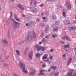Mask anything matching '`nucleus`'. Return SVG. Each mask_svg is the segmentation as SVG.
Here are the masks:
<instances>
[{
  "mask_svg": "<svg viewBox=\"0 0 76 76\" xmlns=\"http://www.w3.org/2000/svg\"><path fill=\"white\" fill-rule=\"evenodd\" d=\"M20 64L19 65V66L21 69H22L23 70V72L25 73L26 74H27L28 73V71L25 69V65L24 64L22 63V62L20 61Z\"/></svg>",
  "mask_w": 76,
  "mask_h": 76,
  "instance_id": "obj_1",
  "label": "nucleus"
},
{
  "mask_svg": "<svg viewBox=\"0 0 76 76\" xmlns=\"http://www.w3.org/2000/svg\"><path fill=\"white\" fill-rule=\"evenodd\" d=\"M33 37L34 38H35L36 37V35H35V34L34 32L32 34V36L31 35H30L28 36L27 38V40L28 41V40H31L33 38Z\"/></svg>",
  "mask_w": 76,
  "mask_h": 76,
  "instance_id": "obj_2",
  "label": "nucleus"
},
{
  "mask_svg": "<svg viewBox=\"0 0 76 76\" xmlns=\"http://www.w3.org/2000/svg\"><path fill=\"white\" fill-rule=\"evenodd\" d=\"M41 50L42 51H44L45 50V47L40 46L39 48L38 49V51H40Z\"/></svg>",
  "mask_w": 76,
  "mask_h": 76,
  "instance_id": "obj_3",
  "label": "nucleus"
},
{
  "mask_svg": "<svg viewBox=\"0 0 76 76\" xmlns=\"http://www.w3.org/2000/svg\"><path fill=\"white\" fill-rule=\"evenodd\" d=\"M36 72L35 70H34L32 71H30V76H33L35 75V73Z\"/></svg>",
  "mask_w": 76,
  "mask_h": 76,
  "instance_id": "obj_4",
  "label": "nucleus"
},
{
  "mask_svg": "<svg viewBox=\"0 0 76 76\" xmlns=\"http://www.w3.org/2000/svg\"><path fill=\"white\" fill-rule=\"evenodd\" d=\"M64 24H65V25H67L68 24H70V22L69 20H65L64 21Z\"/></svg>",
  "mask_w": 76,
  "mask_h": 76,
  "instance_id": "obj_5",
  "label": "nucleus"
},
{
  "mask_svg": "<svg viewBox=\"0 0 76 76\" xmlns=\"http://www.w3.org/2000/svg\"><path fill=\"white\" fill-rule=\"evenodd\" d=\"M46 72H45V70L42 69L40 71L39 75H43L45 74V73Z\"/></svg>",
  "mask_w": 76,
  "mask_h": 76,
  "instance_id": "obj_6",
  "label": "nucleus"
},
{
  "mask_svg": "<svg viewBox=\"0 0 76 76\" xmlns=\"http://www.w3.org/2000/svg\"><path fill=\"white\" fill-rule=\"evenodd\" d=\"M32 53H33V51H31V52H30L28 56L30 58H31V59L32 57Z\"/></svg>",
  "mask_w": 76,
  "mask_h": 76,
  "instance_id": "obj_7",
  "label": "nucleus"
},
{
  "mask_svg": "<svg viewBox=\"0 0 76 76\" xmlns=\"http://www.w3.org/2000/svg\"><path fill=\"white\" fill-rule=\"evenodd\" d=\"M48 29H49V26H47L46 27V28L45 30V33H47L48 32V31L49 30Z\"/></svg>",
  "mask_w": 76,
  "mask_h": 76,
  "instance_id": "obj_8",
  "label": "nucleus"
},
{
  "mask_svg": "<svg viewBox=\"0 0 76 76\" xmlns=\"http://www.w3.org/2000/svg\"><path fill=\"white\" fill-rule=\"evenodd\" d=\"M73 70H71V73H70L69 74H68V75L67 76H76L75 75H74L73 76H72V72H73Z\"/></svg>",
  "mask_w": 76,
  "mask_h": 76,
  "instance_id": "obj_9",
  "label": "nucleus"
},
{
  "mask_svg": "<svg viewBox=\"0 0 76 76\" xmlns=\"http://www.w3.org/2000/svg\"><path fill=\"white\" fill-rule=\"evenodd\" d=\"M18 7L20 9H21V10H23L24 9V8L22 7V6L21 5L19 4L18 5Z\"/></svg>",
  "mask_w": 76,
  "mask_h": 76,
  "instance_id": "obj_10",
  "label": "nucleus"
},
{
  "mask_svg": "<svg viewBox=\"0 0 76 76\" xmlns=\"http://www.w3.org/2000/svg\"><path fill=\"white\" fill-rule=\"evenodd\" d=\"M36 9L34 7H31V10L32 11V12H34L35 10Z\"/></svg>",
  "mask_w": 76,
  "mask_h": 76,
  "instance_id": "obj_11",
  "label": "nucleus"
},
{
  "mask_svg": "<svg viewBox=\"0 0 76 76\" xmlns=\"http://www.w3.org/2000/svg\"><path fill=\"white\" fill-rule=\"evenodd\" d=\"M52 18L53 19H57V17L55 15H52Z\"/></svg>",
  "mask_w": 76,
  "mask_h": 76,
  "instance_id": "obj_12",
  "label": "nucleus"
},
{
  "mask_svg": "<svg viewBox=\"0 0 76 76\" xmlns=\"http://www.w3.org/2000/svg\"><path fill=\"white\" fill-rule=\"evenodd\" d=\"M47 56H48V55H47V54H45L44 55V56H43V59H45V58H47Z\"/></svg>",
  "mask_w": 76,
  "mask_h": 76,
  "instance_id": "obj_13",
  "label": "nucleus"
},
{
  "mask_svg": "<svg viewBox=\"0 0 76 76\" xmlns=\"http://www.w3.org/2000/svg\"><path fill=\"white\" fill-rule=\"evenodd\" d=\"M15 19H16V20H17V21L19 22V18H17V16H16V15H15Z\"/></svg>",
  "mask_w": 76,
  "mask_h": 76,
  "instance_id": "obj_14",
  "label": "nucleus"
},
{
  "mask_svg": "<svg viewBox=\"0 0 76 76\" xmlns=\"http://www.w3.org/2000/svg\"><path fill=\"white\" fill-rule=\"evenodd\" d=\"M30 24H32V25H34L35 24V23L34 22H32V21H30L29 22Z\"/></svg>",
  "mask_w": 76,
  "mask_h": 76,
  "instance_id": "obj_15",
  "label": "nucleus"
},
{
  "mask_svg": "<svg viewBox=\"0 0 76 76\" xmlns=\"http://www.w3.org/2000/svg\"><path fill=\"white\" fill-rule=\"evenodd\" d=\"M58 74H59V72H56L54 74L55 76H58Z\"/></svg>",
  "mask_w": 76,
  "mask_h": 76,
  "instance_id": "obj_16",
  "label": "nucleus"
},
{
  "mask_svg": "<svg viewBox=\"0 0 76 76\" xmlns=\"http://www.w3.org/2000/svg\"><path fill=\"white\" fill-rule=\"evenodd\" d=\"M42 42H47V40H46L44 38L42 39Z\"/></svg>",
  "mask_w": 76,
  "mask_h": 76,
  "instance_id": "obj_17",
  "label": "nucleus"
},
{
  "mask_svg": "<svg viewBox=\"0 0 76 76\" xmlns=\"http://www.w3.org/2000/svg\"><path fill=\"white\" fill-rule=\"evenodd\" d=\"M40 46L38 45H35V47H36V48H37V51H38V49L39 48V47H40Z\"/></svg>",
  "mask_w": 76,
  "mask_h": 76,
  "instance_id": "obj_18",
  "label": "nucleus"
},
{
  "mask_svg": "<svg viewBox=\"0 0 76 76\" xmlns=\"http://www.w3.org/2000/svg\"><path fill=\"white\" fill-rule=\"evenodd\" d=\"M66 39L67 40H68V41H70V38H69V37L67 36L66 37Z\"/></svg>",
  "mask_w": 76,
  "mask_h": 76,
  "instance_id": "obj_19",
  "label": "nucleus"
},
{
  "mask_svg": "<svg viewBox=\"0 0 76 76\" xmlns=\"http://www.w3.org/2000/svg\"><path fill=\"white\" fill-rule=\"evenodd\" d=\"M55 23L56 25H59V24H60V21L59 20L56 21Z\"/></svg>",
  "mask_w": 76,
  "mask_h": 76,
  "instance_id": "obj_20",
  "label": "nucleus"
},
{
  "mask_svg": "<svg viewBox=\"0 0 76 76\" xmlns=\"http://www.w3.org/2000/svg\"><path fill=\"white\" fill-rule=\"evenodd\" d=\"M3 42L6 44H8V42H7V41L4 40L3 41Z\"/></svg>",
  "mask_w": 76,
  "mask_h": 76,
  "instance_id": "obj_21",
  "label": "nucleus"
},
{
  "mask_svg": "<svg viewBox=\"0 0 76 76\" xmlns=\"http://www.w3.org/2000/svg\"><path fill=\"white\" fill-rule=\"evenodd\" d=\"M16 51L17 53V55H19L20 54V52H19V50H16Z\"/></svg>",
  "mask_w": 76,
  "mask_h": 76,
  "instance_id": "obj_22",
  "label": "nucleus"
},
{
  "mask_svg": "<svg viewBox=\"0 0 76 76\" xmlns=\"http://www.w3.org/2000/svg\"><path fill=\"white\" fill-rule=\"evenodd\" d=\"M64 46V48H69V46L67 45H65Z\"/></svg>",
  "mask_w": 76,
  "mask_h": 76,
  "instance_id": "obj_23",
  "label": "nucleus"
},
{
  "mask_svg": "<svg viewBox=\"0 0 76 76\" xmlns=\"http://www.w3.org/2000/svg\"><path fill=\"white\" fill-rule=\"evenodd\" d=\"M62 15L64 17H66V13L64 12H63L62 13Z\"/></svg>",
  "mask_w": 76,
  "mask_h": 76,
  "instance_id": "obj_24",
  "label": "nucleus"
},
{
  "mask_svg": "<svg viewBox=\"0 0 76 76\" xmlns=\"http://www.w3.org/2000/svg\"><path fill=\"white\" fill-rule=\"evenodd\" d=\"M51 68H52L53 69H54V70H55V69H56V67L54 66H52Z\"/></svg>",
  "mask_w": 76,
  "mask_h": 76,
  "instance_id": "obj_25",
  "label": "nucleus"
},
{
  "mask_svg": "<svg viewBox=\"0 0 76 76\" xmlns=\"http://www.w3.org/2000/svg\"><path fill=\"white\" fill-rule=\"evenodd\" d=\"M40 56V54H39L37 53L36 55V56L37 57H39Z\"/></svg>",
  "mask_w": 76,
  "mask_h": 76,
  "instance_id": "obj_26",
  "label": "nucleus"
},
{
  "mask_svg": "<svg viewBox=\"0 0 76 76\" xmlns=\"http://www.w3.org/2000/svg\"><path fill=\"white\" fill-rule=\"evenodd\" d=\"M58 28H54L53 30V32H55V31H56V30L58 29Z\"/></svg>",
  "mask_w": 76,
  "mask_h": 76,
  "instance_id": "obj_27",
  "label": "nucleus"
},
{
  "mask_svg": "<svg viewBox=\"0 0 76 76\" xmlns=\"http://www.w3.org/2000/svg\"><path fill=\"white\" fill-rule=\"evenodd\" d=\"M68 7L69 9H71V5L70 4H69L68 6Z\"/></svg>",
  "mask_w": 76,
  "mask_h": 76,
  "instance_id": "obj_28",
  "label": "nucleus"
},
{
  "mask_svg": "<svg viewBox=\"0 0 76 76\" xmlns=\"http://www.w3.org/2000/svg\"><path fill=\"white\" fill-rule=\"evenodd\" d=\"M70 63H71V62L70 61H68L67 62V65H69L70 64Z\"/></svg>",
  "mask_w": 76,
  "mask_h": 76,
  "instance_id": "obj_29",
  "label": "nucleus"
},
{
  "mask_svg": "<svg viewBox=\"0 0 76 76\" xmlns=\"http://www.w3.org/2000/svg\"><path fill=\"white\" fill-rule=\"evenodd\" d=\"M53 51H54V50L52 49L50 50V52L51 53H52V52H53Z\"/></svg>",
  "mask_w": 76,
  "mask_h": 76,
  "instance_id": "obj_30",
  "label": "nucleus"
},
{
  "mask_svg": "<svg viewBox=\"0 0 76 76\" xmlns=\"http://www.w3.org/2000/svg\"><path fill=\"white\" fill-rule=\"evenodd\" d=\"M52 37L53 38H56V35H53L52 36Z\"/></svg>",
  "mask_w": 76,
  "mask_h": 76,
  "instance_id": "obj_31",
  "label": "nucleus"
},
{
  "mask_svg": "<svg viewBox=\"0 0 76 76\" xmlns=\"http://www.w3.org/2000/svg\"><path fill=\"white\" fill-rule=\"evenodd\" d=\"M44 6V5L43 4H41L39 5V6H40V7H43Z\"/></svg>",
  "mask_w": 76,
  "mask_h": 76,
  "instance_id": "obj_32",
  "label": "nucleus"
},
{
  "mask_svg": "<svg viewBox=\"0 0 76 76\" xmlns=\"http://www.w3.org/2000/svg\"><path fill=\"white\" fill-rule=\"evenodd\" d=\"M63 57H66V55L65 54H63L62 55Z\"/></svg>",
  "mask_w": 76,
  "mask_h": 76,
  "instance_id": "obj_33",
  "label": "nucleus"
},
{
  "mask_svg": "<svg viewBox=\"0 0 76 76\" xmlns=\"http://www.w3.org/2000/svg\"><path fill=\"white\" fill-rule=\"evenodd\" d=\"M50 58L51 60H52V59H53V56H50Z\"/></svg>",
  "mask_w": 76,
  "mask_h": 76,
  "instance_id": "obj_34",
  "label": "nucleus"
},
{
  "mask_svg": "<svg viewBox=\"0 0 76 76\" xmlns=\"http://www.w3.org/2000/svg\"><path fill=\"white\" fill-rule=\"evenodd\" d=\"M73 24H76V20H75L73 21Z\"/></svg>",
  "mask_w": 76,
  "mask_h": 76,
  "instance_id": "obj_35",
  "label": "nucleus"
},
{
  "mask_svg": "<svg viewBox=\"0 0 76 76\" xmlns=\"http://www.w3.org/2000/svg\"><path fill=\"white\" fill-rule=\"evenodd\" d=\"M14 23L16 24H19V23H18L16 21H14Z\"/></svg>",
  "mask_w": 76,
  "mask_h": 76,
  "instance_id": "obj_36",
  "label": "nucleus"
},
{
  "mask_svg": "<svg viewBox=\"0 0 76 76\" xmlns=\"http://www.w3.org/2000/svg\"><path fill=\"white\" fill-rule=\"evenodd\" d=\"M42 67H45V64H44V65H42Z\"/></svg>",
  "mask_w": 76,
  "mask_h": 76,
  "instance_id": "obj_37",
  "label": "nucleus"
},
{
  "mask_svg": "<svg viewBox=\"0 0 76 76\" xmlns=\"http://www.w3.org/2000/svg\"><path fill=\"white\" fill-rule=\"evenodd\" d=\"M72 58H70L69 59V61L71 62V61H72Z\"/></svg>",
  "mask_w": 76,
  "mask_h": 76,
  "instance_id": "obj_38",
  "label": "nucleus"
},
{
  "mask_svg": "<svg viewBox=\"0 0 76 76\" xmlns=\"http://www.w3.org/2000/svg\"><path fill=\"white\" fill-rule=\"evenodd\" d=\"M65 37H64L62 38V39H65Z\"/></svg>",
  "mask_w": 76,
  "mask_h": 76,
  "instance_id": "obj_39",
  "label": "nucleus"
},
{
  "mask_svg": "<svg viewBox=\"0 0 76 76\" xmlns=\"http://www.w3.org/2000/svg\"><path fill=\"white\" fill-rule=\"evenodd\" d=\"M43 19H44V20H45L46 19V18L44 17L43 18Z\"/></svg>",
  "mask_w": 76,
  "mask_h": 76,
  "instance_id": "obj_40",
  "label": "nucleus"
},
{
  "mask_svg": "<svg viewBox=\"0 0 76 76\" xmlns=\"http://www.w3.org/2000/svg\"><path fill=\"white\" fill-rule=\"evenodd\" d=\"M45 38H47V39H48V36H46V37H45Z\"/></svg>",
  "mask_w": 76,
  "mask_h": 76,
  "instance_id": "obj_41",
  "label": "nucleus"
},
{
  "mask_svg": "<svg viewBox=\"0 0 76 76\" xmlns=\"http://www.w3.org/2000/svg\"><path fill=\"white\" fill-rule=\"evenodd\" d=\"M60 8H63V6H60Z\"/></svg>",
  "mask_w": 76,
  "mask_h": 76,
  "instance_id": "obj_42",
  "label": "nucleus"
},
{
  "mask_svg": "<svg viewBox=\"0 0 76 76\" xmlns=\"http://www.w3.org/2000/svg\"><path fill=\"white\" fill-rule=\"evenodd\" d=\"M48 72H50L51 71V69H48Z\"/></svg>",
  "mask_w": 76,
  "mask_h": 76,
  "instance_id": "obj_43",
  "label": "nucleus"
},
{
  "mask_svg": "<svg viewBox=\"0 0 76 76\" xmlns=\"http://www.w3.org/2000/svg\"><path fill=\"white\" fill-rule=\"evenodd\" d=\"M26 26H28V23H27L26 24Z\"/></svg>",
  "mask_w": 76,
  "mask_h": 76,
  "instance_id": "obj_44",
  "label": "nucleus"
},
{
  "mask_svg": "<svg viewBox=\"0 0 76 76\" xmlns=\"http://www.w3.org/2000/svg\"><path fill=\"white\" fill-rule=\"evenodd\" d=\"M44 13H42L41 15H42H42H44Z\"/></svg>",
  "mask_w": 76,
  "mask_h": 76,
  "instance_id": "obj_45",
  "label": "nucleus"
},
{
  "mask_svg": "<svg viewBox=\"0 0 76 76\" xmlns=\"http://www.w3.org/2000/svg\"><path fill=\"white\" fill-rule=\"evenodd\" d=\"M23 17H24V18H25V15H23Z\"/></svg>",
  "mask_w": 76,
  "mask_h": 76,
  "instance_id": "obj_46",
  "label": "nucleus"
},
{
  "mask_svg": "<svg viewBox=\"0 0 76 76\" xmlns=\"http://www.w3.org/2000/svg\"><path fill=\"white\" fill-rule=\"evenodd\" d=\"M11 16H12V12L11 13Z\"/></svg>",
  "mask_w": 76,
  "mask_h": 76,
  "instance_id": "obj_47",
  "label": "nucleus"
},
{
  "mask_svg": "<svg viewBox=\"0 0 76 76\" xmlns=\"http://www.w3.org/2000/svg\"><path fill=\"white\" fill-rule=\"evenodd\" d=\"M62 44H64V42H62Z\"/></svg>",
  "mask_w": 76,
  "mask_h": 76,
  "instance_id": "obj_48",
  "label": "nucleus"
},
{
  "mask_svg": "<svg viewBox=\"0 0 76 76\" xmlns=\"http://www.w3.org/2000/svg\"><path fill=\"white\" fill-rule=\"evenodd\" d=\"M41 42H39V44H41Z\"/></svg>",
  "mask_w": 76,
  "mask_h": 76,
  "instance_id": "obj_49",
  "label": "nucleus"
},
{
  "mask_svg": "<svg viewBox=\"0 0 76 76\" xmlns=\"http://www.w3.org/2000/svg\"><path fill=\"white\" fill-rule=\"evenodd\" d=\"M34 5H36V3H34Z\"/></svg>",
  "mask_w": 76,
  "mask_h": 76,
  "instance_id": "obj_50",
  "label": "nucleus"
},
{
  "mask_svg": "<svg viewBox=\"0 0 76 76\" xmlns=\"http://www.w3.org/2000/svg\"><path fill=\"white\" fill-rule=\"evenodd\" d=\"M75 19L76 20V15H75Z\"/></svg>",
  "mask_w": 76,
  "mask_h": 76,
  "instance_id": "obj_51",
  "label": "nucleus"
},
{
  "mask_svg": "<svg viewBox=\"0 0 76 76\" xmlns=\"http://www.w3.org/2000/svg\"><path fill=\"white\" fill-rule=\"evenodd\" d=\"M14 76H17V75H14Z\"/></svg>",
  "mask_w": 76,
  "mask_h": 76,
  "instance_id": "obj_52",
  "label": "nucleus"
},
{
  "mask_svg": "<svg viewBox=\"0 0 76 76\" xmlns=\"http://www.w3.org/2000/svg\"><path fill=\"white\" fill-rule=\"evenodd\" d=\"M32 0H31V3H32Z\"/></svg>",
  "mask_w": 76,
  "mask_h": 76,
  "instance_id": "obj_53",
  "label": "nucleus"
},
{
  "mask_svg": "<svg viewBox=\"0 0 76 76\" xmlns=\"http://www.w3.org/2000/svg\"><path fill=\"white\" fill-rule=\"evenodd\" d=\"M75 4H76V0L75 1Z\"/></svg>",
  "mask_w": 76,
  "mask_h": 76,
  "instance_id": "obj_54",
  "label": "nucleus"
},
{
  "mask_svg": "<svg viewBox=\"0 0 76 76\" xmlns=\"http://www.w3.org/2000/svg\"><path fill=\"white\" fill-rule=\"evenodd\" d=\"M40 63H42V61H41Z\"/></svg>",
  "mask_w": 76,
  "mask_h": 76,
  "instance_id": "obj_55",
  "label": "nucleus"
},
{
  "mask_svg": "<svg viewBox=\"0 0 76 76\" xmlns=\"http://www.w3.org/2000/svg\"><path fill=\"white\" fill-rule=\"evenodd\" d=\"M22 42H23V41H22Z\"/></svg>",
  "mask_w": 76,
  "mask_h": 76,
  "instance_id": "obj_56",
  "label": "nucleus"
},
{
  "mask_svg": "<svg viewBox=\"0 0 76 76\" xmlns=\"http://www.w3.org/2000/svg\"><path fill=\"white\" fill-rule=\"evenodd\" d=\"M49 64H50V62H48Z\"/></svg>",
  "mask_w": 76,
  "mask_h": 76,
  "instance_id": "obj_57",
  "label": "nucleus"
},
{
  "mask_svg": "<svg viewBox=\"0 0 76 76\" xmlns=\"http://www.w3.org/2000/svg\"><path fill=\"white\" fill-rule=\"evenodd\" d=\"M12 1H14L15 0H12Z\"/></svg>",
  "mask_w": 76,
  "mask_h": 76,
  "instance_id": "obj_58",
  "label": "nucleus"
},
{
  "mask_svg": "<svg viewBox=\"0 0 76 76\" xmlns=\"http://www.w3.org/2000/svg\"><path fill=\"white\" fill-rule=\"evenodd\" d=\"M12 20H13V19H12Z\"/></svg>",
  "mask_w": 76,
  "mask_h": 76,
  "instance_id": "obj_59",
  "label": "nucleus"
},
{
  "mask_svg": "<svg viewBox=\"0 0 76 76\" xmlns=\"http://www.w3.org/2000/svg\"><path fill=\"white\" fill-rule=\"evenodd\" d=\"M46 61H47V60H46Z\"/></svg>",
  "mask_w": 76,
  "mask_h": 76,
  "instance_id": "obj_60",
  "label": "nucleus"
},
{
  "mask_svg": "<svg viewBox=\"0 0 76 76\" xmlns=\"http://www.w3.org/2000/svg\"><path fill=\"white\" fill-rule=\"evenodd\" d=\"M66 50V51H67L66 50Z\"/></svg>",
  "mask_w": 76,
  "mask_h": 76,
  "instance_id": "obj_61",
  "label": "nucleus"
}]
</instances>
